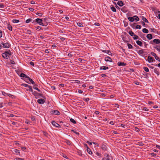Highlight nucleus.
I'll return each mask as SVG.
<instances>
[{"label": "nucleus", "mask_w": 160, "mask_h": 160, "mask_svg": "<svg viewBox=\"0 0 160 160\" xmlns=\"http://www.w3.org/2000/svg\"><path fill=\"white\" fill-rule=\"evenodd\" d=\"M151 155L153 156H155L156 155V154L153 152L151 153Z\"/></svg>", "instance_id": "obj_59"}, {"label": "nucleus", "mask_w": 160, "mask_h": 160, "mask_svg": "<svg viewBox=\"0 0 160 160\" xmlns=\"http://www.w3.org/2000/svg\"><path fill=\"white\" fill-rule=\"evenodd\" d=\"M45 52L46 53H48L49 52V50L46 49L45 51Z\"/></svg>", "instance_id": "obj_49"}, {"label": "nucleus", "mask_w": 160, "mask_h": 160, "mask_svg": "<svg viewBox=\"0 0 160 160\" xmlns=\"http://www.w3.org/2000/svg\"><path fill=\"white\" fill-rule=\"evenodd\" d=\"M4 52L8 56L9 55H11L12 54V52L10 50L5 51Z\"/></svg>", "instance_id": "obj_18"}, {"label": "nucleus", "mask_w": 160, "mask_h": 160, "mask_svg": "<svg viewBox=\"0 0 160 160\" xmlns=\"http://www.w3.org/2000/svg\"><path fill=\"white\" fill-rule=\"evenodd\" d=\"M10 63L12 64H15V63L12 60H11L10 61Z\"/></svg>", "instance_id": "obj_45"}, {"label": "nucleus", "mask_w": 160, "mask_h": 160, "mask_svg": "<svg viewBox=\"0 0 160 160\" xmlns=\"http://www.w3.org/2000/svg\"><path fill=\"white\" fill-rule=\"evenodd\" d=\"M2 57L6 59H8L9 58V56L7 55L5 53H4L2 54Z\"/></svg>", "instance_id": "obj_14"}, {"label": "nucleus", "mask_w": 160, "mask_h": 160, "mask_svg": "<svg viewBox=\"0 0 160 160\" xmlns=\"http://www.w3.org/2000/svg\"><path fill=\"white\" fill-rule=\"evenodd\" d=\"M121 10L124 12H126L127 11V9L126 8L124 7L121 8Z\"/></svg>", "instance_id": "obj_25"}, {"label": "nucleus", "mask_w": 160, "mask_h": 160, "mask_svg": "<svg viewBox=\"0 0 160 160\" xmlns=\"http://www.w3.org/2000/svg\"><path fill=\"white\" fill-rule=\"evenodd\" d=\"M37 86L36 85H35L33 87V88L34 89H35V90H38V88L36 87H35V86Z\"/></svg>", "instance_id": "obj_55"}, {"label": "nucleus", "mask_w": 160, "mask_h": 160, "mask_svg": "<svg viewBox=\"0 0 160 160\" xmlns=\"http://www.w3.org/2000/svg\"><path fill=\"white\" fill-rule=\"evenodd\" d=\"M136 42L138 45L140 46H142V43L141 41L139 40H137L136 41Z\"/></svg>", "instance_id": "obj_22"}, {"label": "nucleus", "mask_w": 160, "mask_h": 160, "mask_svg": "<svg viewBox=\"0 0 160 160\" xmlns=\"http://www.w3.org/2000/svg\"><path fill=\"white\" fill-rule=\"evenodd\" d=\"M52 124L54 126L57 127H60V126L58 123L54 121H53L52 122Z\"/></svg>", "instance_id": "obj_10"}, {"label": "nucleus", "mask_w": 160, "mask_h": 160, "mask_svg": "<svg viewBox=\"0 0 160 160\" xmlns=\"http://www.w3.org/2000/svg\"><path fill=\"white\" fill-rule=\"evenodd\" d=\"M36 14L39 16L40 17H42V13H39L38 12L36 13Z\"/></svg>", "instance_id": "obj_41"}, {"label": "nucleus", "mask_w": 160, "mask_h": 160, "mask_svg": "<svg viewBox=\"0 0 160 160\" xmlns=\"http://www.w3.org/2000/svg\"><path fill=\"white\" fill-rule=\"evenodd\" d=\"M96 154L98 156H100L101 155V154L100 153L98 152H97L96 153Z\"/></svg>", "instance_id": "obj_58"}, {"label": "nucleus", "mask_w": 160, "mask_h": 160, "mask_svg": "<svg viewBox=\"0 0 160 160\" xmlns=\"http://www.w3.org/2000/svg\"><path fill=\"white\" fill-rule=\"evenodd\" d=\"M105 53H108L109 55H110V53H111L110 51L108 50H107L105 51Z\"/></svg>", "instance_id": "obj_50"}, {"label": "nucleus", "mask_w": 160, "mask_h": 160, "mask_svg": "<svg viewBox=\"0 0 160 160\" xmlns=\"http://www.w3.org/2000/svg\"><path fill=\"white\" fill-rule=\"evenodd\" d=\"M95 113L96 114H99V112L98 111H96L95 112Z\"/></svg>", "instance_id": "obj_63"}, {"label": "nucleus", "mask_w": 160, "mask_h": 160, "mask_svg": "<svg viewBox=\"0 0 160 160\" xmlns=\"http://www.w3.org/2000/svg\"><path fill=\"white\" fill-rule=\"evenodd\" d=\"M101 76L102 77L105 78L106 76V75L104 74H102L101 75Z\"/></svg>", "instance_id": "obj_56"}, {"label": "nucleus", "mask_w": 160, "mask_h": 160, "mask_svg": "<svg viewBox=\"0 0 160 160\" xmlns=\"http://www.w3.org/2000/svg\"><path fill=\"white\" fill-rule=\"evenodd\" d=\"M108 69V67L106 66H102L100 67V70H106Z\"/></svg>", "instance_id": "obj_23"}, {"label": "nucleus", "mask_w": 160, "mask_h": 160, "mask_svg": "<svg viewBox=\"0 0 160 160\" xmlns=\"http://www.w3.org/2000/svg\"><path fill=\"white\" fill-rule=\"evenodd\" d=\"M104 156V158H102V160H112V157L108 154H105Z\"/></svg>", "instance_id": "obj_3"}, {"label": "nucleus", "mask_w": 160, "mask_h": 160, "mask_svg": "<svg viewBox=\"0 0 160 160\" xmlns=\"http://www.w3.org/2000/svg\"><path fill=\"white\" fill-rule=\"evenodd\" d=\"M154 73L157 74V75L159 74V72H158V68H155L154 70Z\"/></svg>", "instance_id": "obj_19"}, {"label": "nucleus", "mask_w": 160, "mask_h": 160, "mask_svg": "<svg viewBox=\"0 0 160 160\" xmlns=\"http://www.w3.org/2000/svg\"><path fill=\"white\" fill-rule=\"evenodd\" d=\"M87 152L90 154H92V152L91 150L88 147H87Z\"/></svg>", "instance_id": "obj_27"}, {"label": "nucleus", "mask_w": 160, "mask_h": 160, "mask_svg": "<svg viewBox=\"0 0 160 160\" xmlns=\"http://www.w3.org/2000/svg\"><path fill=\"white\" fill-rule=\"evenodd\" d=\"M31 4H35V2L33 1H31Z\"/></svg>", "instance_id": "obj_61"}, {"label": "nucleus", "mask_w": 160, "mask_h": 160, "mask_svg": "<svg viewBox=\"0 0 160 160\" xmlns=\"http://www.w3.org/2000/svg\"><path fill=\"white\" fill-rule=\"evenodd\" d=\"M32 21V19L31 18H29V19H27L26 21V23H29V22H31Z\"/></svg>", "instance_id": "obj_31"}, {"label": "nucleus", "mask_w": 160, "mask_h": 160, "mask_svg": "<svg viewBox=\"0 0 160 160\" xmlns=\"http://www.w3.org/2000/svg\"><path fill=\"white\" fill-rule=\"evenodd\" d=\"M128 19L130 22H132L134 21L135 20L136 21H139V18L136 15H135L132 17H129L128 18Z\"/></svg>", "instance_id": "obj_2"}, {"label": "nucleus", "mask_w": 160, "mask_h": 160, "mask_svg": "<svg viewBox=\"0 0 160 160\" xmlns=\"http://www.w3.org/2000/svg\"><path fill=\"white\" fill-rule=\"evenodd\" d=\"M31 33V32L30 30H27V33L30 34Z\"/></svg>", "instance_id": "obj_51"}, {"label": "nucleus", "mask_w": 160, "mask_h": 160, "mask_svg": "<svg viewBox=\"0 0 160 160\" xmlns=\"http://www.w3.org/2000/svg\"><path fill=\"white\" fill-rule=\"evenodd\" d=\"M127 45H128V48L129 49H131V48H133L132 46L130 44L128 43L127 44Z\"/></svg>", "instance_id": "obj_34"}, {"label": "nucleus", "mask_w": 160, "mask_h": 160, "mask_svg": "<svg viewBox=\"0 0 160 160\" xmlns=\"http://www.w3.org/2000/svg\"><path fill=\"white\" fill-rule=\"evenodd\" d=\"M72 131L74 133H76V134L78 135L79 134V133L78 132H77L76 131H74V130H72Z\"/></svg>", "instance_id": "obj_48"}, {"label": "nucleus", "mask_w": 160, "mask_h": 160, "mask_svg": "<svg viewBox=\"0 0 160 160\" xmlns=\"http://www.w3.org/2000/svg\"><path fill=\"white\" fill-rule=\"evenodd\" d=\"M129 35L131 36H133L135 34L132 31H129L128 32Z\"/></svg>", "instance_id": "obj_29"}, {"label": "nucleus", "mask_w": 160, "mask_h": 160, "mask_svg": "<svg viewBox=\"0 0 160 160\" xmlns=\"http://www.w3.org/2000/svg\"><path fill=\"white\" fill-rule=\"evenodd\" d=\"M157 49L160 52V46L158 47L157 48Z\"/></svg>", "instance_id": "obj_54"}, {"label": "nucleus", "mask_w": 160, "mask_h": 160, "mask_svg": "<svg viewBox=\"0 0 160 160\" xmlns=\"http://www.w3.org/2000/svg\"><path fill=\"white\" fill-rule=\"evenodd\" d=\"M117 4L120 7L122 6L123 5V2L121 1H118Z\"/></svg>", "instance_id": "obj_20"}, {"label": "nucleus", "mask_w": 160, "mask_h": 160, "mask_svg": "<svg viewBox=\"0 0 160 160\" xmlns=\"http://www.w3.org/2000/svg\"><path fill=\"white\" fill-rule=\"evenodd\" d=\"M111 10L113 12H116V8L113 7H111Z\"/></svg>", "instance_id": "obj_33"}, {"label": "nucleus", "mask_w": 160, "mask_h": 160, "mask_svg": "<svg viewBox=\"0 0 160 160\" xmlns=\"http://www.w3.org/2000/svg\"><path fill=\"white\" fill-rule=\"evenodd\" d=\"M151 54L154 57L155 59L157 60V59H159V58L157 56L156 54V53H154V52H151Z\"/></svg>", "instance_id": "obj_13"}, {"label": "nucleus", "mask_w": 160, "mask_h": 160, "mask_svg": "<svg viewBox=\"0 0 160 160\" xmlns=\"http://www.w3.org/2000/svg\"><path fill=\"white\" fill-rule=\"evenodd\" d=\"M29 63L30 64L33 66H34V62H29Z\"/></svg>", "instance_id": "obj_46"}, {"label": "nucleus", "mask_w": 160, "mask_h": 160, "mask_svg": "<svg viewBox=\"0 0 160 160\" xmlns=\"http://www.w3.org/2000/svg\"><path fill=\"white\" fill-rule=\"evenodd\" d=\"M141 24H142V25L143 26H145V23L143 21H142L141 22Z\"/></svg>", "instance_id": "obj_53"}, {"label": "nucleus", "mask_w": 160, "mask_h": 160, "mask_svg": "<svg viewBox=\"0 0 160 160\" xmlns=\"http://www.w3.org/2000/svg\"><path fill=\"white\" fill-rule=\"evenodd\" d=\"M29 90L31 92H33V90L32 88V87L31 86H29Z\"/></svg>", "instance_id": "obj_43"}, {"label": "nucleus", "mask_w": 160, "mask_h": 160, "mask_svg": "<svg viewBox=\"0 0 160 160\" xmlns=\"http://www.w3.org/2000/svg\"><path fill=\"white\" fill-rule=\"evenodd\" d=\"M84 100L86 102H88L89 100V98H84Z\"/></svg>", "instance_id": "obj_44"}, {"label": "nucleus", "mask_w": 160, "mask_h": 160, "mask_svg": "<svg viewBox=\"0 0 160 160\" xmlns=\"http://www.w3.org/2000/svg\"><path fill=\"white\" fill-rule=\"evenodd\" d=\"M143 68L144 69V70L146 72H148L149 71V69L147 67H144Z\"/></svg>", "instance_id": "obj_38"}, {"label": "nucleus", "mask_w": 160, "mask_h": 160, "mask_svg": "<svg viewBox=\"0 0 160 160\" xmlns=\"http://www.w3.org/2000/svg\"><path fill=\"white\" fill-rule=\"evenodd\" d=\"M105 60L107 62H112V58L109 57H105Z\"/></svg>", "instance_id": "obj_8"}, {"label": "nucleus", "mask_w": 160, "mask_h": 160, "mask_svg": "<svg viewBox=\"0 0 160 160\" xmlns=\"http://www.w3.org/2000/svg\"><path fill=\"white\" fill-rule=\"evenodd\" d=\"M147 38L149 40L152 38V35L151 34H148L147 35Z\"/></svg>", "instance_id": "obj_17"}, {"label": "nucleus", "mask_w": 160, "mask_h": 160, "mask_svg": "<svg viewBox=\"0 0 160 160\" xmlns=\"http://www.w3.org/2000/svg\"><path fill=\"white\" fill-rule=\"evenodd\" d=\"M1 44L2 45L3 47L5 48H8L10 46V45L8 42H2Z\"/></svg>", "instance_id": "obj_5"}, {"label": "nucleus", "mask_w": 160, "mask_h": 160, "mask_svg": "<svg viewBox=\"0 0 160 160\" xmlns=\"http://www.w3.org/2000/svg\"><path fill=\"white\" fill-rule=\"evenodd\" d=\"M141 28V26L140 25H137L136 27V29H140Z\"/></svg>", "instance_id": "obj_40"}, {"label": "nucleus", "mask_w": 160, "mask_h": 160, "mask_svg": "<svg viewBox=\"0 0 160 160\" xmlns=\"http://www.w3.org/2000/svg\"><path fill=\"white\" fill-rule=\"evenodd\" d=\"M142 109L145 111H148L149 110L146 107H142Z\"/></svg>", "instance_id": "obj_36"}, {"label": "nucleus", "mask_w": 160, "mask_h": 160, "mask_svg": "<svg viewBox=\"0 0 160 160\" xmlns=\"http://www.w3.org/2000/svg\"><path fill=\"white\" fill-rule=\"evenodd\" d=\"M77 24L79 27H83L82 24L81 23L78 22L77 23Z\"/></svg>", "instance_id": "obj_39"}, {"label": "nucleus", "mask_w": 160, "mask_h": 160, "mask_svg": "<svg viewBox=\"0 0 160 160\" xmlns=\"http://www.w3.org/2000/svg\"><path fill=\"white\" fill-rule=\"evenodd\" d=\"M7 28L10 31H12V27L9 24H8V25H7Z\"/></svg>", "instance_id": "obj_24"}, {"label": "nucleus", "mask_w": 160, "mask_h": 160, "mask_svg": "<svg viewBox=\"0 0 160 160\" xmlns=\"http://www.w3.org/2000/svg\"><path fill=\"white\" fill-rule=\"evenodd\" d=\"M65 142L68 145H70L71 144V142L68 140H66Z\"/></svg>", "instance_id": "obj_37"}, {"label": "nucleus", "mask_w": 160, "mask_h": 160, "mask_svg": "<svg viewBox=\"0 0 160 160\" xmlns=\"http://www.w3.org/2000/svg\"><path fill=\"white\" fill-rule=\"evenodd\" d=\"M70 121L73 123L75 124L76 123V122L73 118H71L70 119Z\"/></svg>", "instance_id": "obj_35"}, {"label": "nucleus", "mask_w": 160, "mask_h": 160, "mask_svg": "<svg viewBox=\"0 0 160 160\" xmlns=\"http://www.w3.org/2000/svg\"><path fill=\"white\" fill-rule=\"evenodd\" d=\"M78 92L79 93H82V91L81 90H79L78 91Z\"/></svg>", "instance_id": "obj_57"}, {"label": "nucleus", "mask_w": 160, "mask_h": 160, "mask_svg": "<svg viewBox=\"0 0 160 160\" xmlns=\"http://www.w3.org/2000/svg\"><path fill=\"white\" fill-rule=\"evenodd\" d=\"M20 76L21 77L25 78L26 79H27L28 78V76H27L26 75H25V74H24L23 73H21L20 74Z\"/></svg>", "instance_id": "obj_16"}, {"label": "nucleus", "mask_w": 160, "mask_h": 160, "mask_svg": "<svg viewBox=\"0 0 160 160\" xmlns=\"http://www.w3.org/2000/svg\"><path fill=\"white\" fill-rule=\"evenodd\" d=\"M138 52L140 55H142L144 53L143 50V49L139 50L138 51Z\"/></svg>", "instance_id": "obj_15"}, {"label": "nucleus", "mask_w": 160, "mask_h": 160, "mask_svg": "<svg viewBox=\"0 0 160 160\" xmlns=\"http://www.w3.org/2000/svg\"><path fill=\"white\" fill-rule=\"evenodd\" d=\"M23 85L24 87H28V88H29V86H29V85L26 84H23Z\"/></svg>", "instance_id": "obj_47"}, {"label": "nucleus", "mask_w": 160, "mask_h": 160, "mask_svg": "<svg viewBox=\"0 0 160 160\" xmlns=\"http://www.w3.org/2000/svg\"><path fill=\"white\" fill-rule=\"evenodd\" d=\"M37 102L40 104H42L45 102V100L42 99H39L37 100Z\"/></svg>", "instance_id": "obj_7"}, {"label": "nucleus", "mask_w": 160, "mask_h": 160, "mask_svg": "<svg viewBox=\"0 0 160 160\" xmlns=\"http://www.w3.org/2000/svg\"><path fill=\"white\" fill-rule=\"evenodd\" d=\"M19 22L18 20L17 19H13L12 20V22L14 23H18Z\"/></svg>", "instance_id": "obj_32"}, {"label": "nucleus", "mask_w": 160, "mask_h": 160, "mask_svg": "<svg viewBox=\"0 0 160 160\" xmlns=\"http://www.w3.org/2000/svg\"><path fill=\"white\" fill-rule=\"evenodd\" d=\"M26 80H28V81H26V82L28 83H30V82L32 84H35V82H34L32 80V79L30 78L29 77H28V78L26 79Z\"/></svg>", "instance_id": "obj_6"}, {"label": "nucleus", "mask_w": 160, "mask_h": 160, "mask_svg": "<svg viewBox=\"0 0 160 160\" xmlns=\"http://www.w3.org/2000/svg\"><path fill=\"white\" fill-rule=\"evenodd\" d=\"M52 113L55 115H58L60 114V112L57 110H53L52 111Z\"/></svg>", "instance_id": "obj_9"}, {"label": "nucleus", "mask_w": 160, "mask_h": 160, "mask_svg": "<svg viewBox=\"0 0 160 160\" xmlns=\"http://www.w3.org/2000/svg\"><path fill=\"white\" fill-rule=\"evenodd\" d=\"M21 149H22L23 150V151H24L26 148L25 147H21Z\"/></svg>", "instance_id": "obj_52"}, {"label": "nucleus", "mask_w": 160, "mask_h": 160, "mask_svg": "<svg viewBox=\"0 0 160 160\" xmlns=\"http://www.w3.org/2000/svg\"><path fill=\"white\" fill-rule=\"evenodd\" d=\"M17 160H24L23 158H17Z\"/></svg>", "instance_id": "obj_64"}, {"label": "nucleus", "mask_w": 160, "mask_h": 160, "mask_svg": "<svg viewBox=\"0 0 160 160\" xmlns=\"http://www.w3.org/2000/svg\"><path fill=\"white\" fill-rule=\"evenodd\" d=\"M65 39V38L63 37H62L60 38V40L62 41H64Z\"/></svg>", "instance_id": "obj_60"}, {"label": "nucleus", "mask_w": 160, "mask_h": 160, "mask_svg": "<svg viewBox=\"0 0 160 160\" xmlns=\"http://www.w3.org/2000/svg\"><path fill=\"white\" fill-rule=\"evenodd\" d=\"M153 42L156 44H158L160 43V40L157 39H155L152 41H150V43L151 44H153Z\"/></svg>", "instance_id": "obj_4"}, {"label": "nucleus", "mask_w": 160, "mask_h": 160, "mask_svg": "<svg viewBox=\"0 0 160 160\" xmlns=\"http://www.w3.org/2000/svg\"><path fill=\"white\" fill-rule=\"evenodd\" d=\"M29 9L31 11H33L34 10V9L32 8H29Z\"/></svg>", "instance_id": "obj_62"}, {"label": "nucleus", "mask_w": 160, "mask_h": 160, "mask_svg": "<svg viewBox=\"0 0 160 160\" xmlns=\"http://www.w3.org/2000/svg\"><path fill=\"white\" fill-rule=\"evenodd\" d=\"M87 143H88V144H89L90 145H91L92 144V142H90L89 141H87ZM93 143H94V144H95V143L94 142H93Z\"/></svg>", "instance_id": "obj_42"}, {"label": "nucleus", "mask_w": 160, "mask_h": 160, "mask_svg": "<svg viewBox=\"0 0 160 160\" xmlns=\"http://www.w3.org/2000/svg\"><path fill=\"white\" fill-rule=\"evenodd\" d=\"M148 60L149 63L151 62H153L154 61H155V60H153L151 56H148Z\"/></svg>", "instance_id": "obj_11"}, {"label": "nucleus", "mask_w": 160, "mask_h": 160, "mask_svg": "<svg viewBox=\"0 0 160 160\" xmlns=\"http://www.w3.org/2000/svg\"><path fill=\"white\" fill-rule=\"evenodd\" d=\"M142 32H143L146 33H148L149 32L148 30L147 29L145 28L143 29H142Z\"/></svg>", "instance_id": "obj_28"}, {"label": "nucleus", "mask_w": 160, "mask_h": 160, "mask_svg": "<svg viewBox=\"0 0 160 160\" xmlns=\"http://www.w3.org/2000/svg\"><path fill=\"white\" fill-rule=\"evenodd\" d=\"M12 152H15V153H16L17 154H19V151L17 149H13L12 150Z\"/></svg>", "instance_id": "obj_21"}, {"label": "nucleus", "mask_w": 160, "mask_h": 160, "mask_svg": "<svg viewBox=\"0 0 160 160\" xmlns=\"http://www.w3.org/2000/svg\"><path fill=\"white\" fill-rule=\"evenodd\" d=\"M42 19L40 18H37L35 19V20H34L32 22V23H33L34 24H36V23H38L40 25H42L44 26L43 23L42 22Z\"/></svg>", "instance_id": "obj_1"}, {"label": "nucleus", "mask_w": 160, "mask_h": 160, "mask_svg": "<svg viewBox=\"0 0 160 160\" xmlns=\"http://www.w3.org/2000/svg\"><path fill=\"white\" fill-rule=\"evenodd\" d=\"M118 65L119 66H125L126 65V63L124 62H119L118 63Z\"/></svg>", "instance_id": "obj_12"}, {"label": "nucleus", "mask_w": 160, "mask_h": 160, "mask_svg": "<svg viewBox=\"0 0 160 160\" xmlns=\"http://www.w3.org/2000/svg\"><path fill=\"white\" fill-rule=\"evenodd\" d=\"M133 38V39L134 40L138 39H139V37L135 34L134 35Z\"/></svg>", "instance_id": "obj_30"}, {"label": "nucleus", "mask_w": 160, "mask_h": 160, "mask_svg": "<svg viewBox=\"0 0 160 160\" xmlns=\"http://www.w3.org/2000/svg\"><path fill=\"white\" fill-rule=\"evenodd\" d=\"M142 19L143 21V22H148V20L145 18L143 16H142Z\"/></svg>", "instance_id": "obj_26"}]
</instances>
